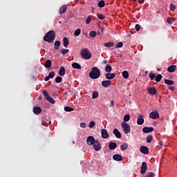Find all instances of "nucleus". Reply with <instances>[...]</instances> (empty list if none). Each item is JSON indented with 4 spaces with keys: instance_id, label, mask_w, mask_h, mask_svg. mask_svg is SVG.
Masks as SVG:
<instances>
[{
    "instance_id": "1",
    "label": "nucleus",
    "mask_w": 177,
    "mask_h": 177,
    "mask_svg": "<svg viewBox=\"0 0 177 177\" xmlns=\"http://www.w3.org/2000/svg\"><path fill=\"white\" fill-rule=\"evenodd\" d=\"M55 38H56V33L55 32V30H50L44 35V41L50 43L55 41Z\"/></svg>"
},
{
    "instance_id": "2",
    "label": "nucleus",
    "mask_w": 177,
    "mask_h": 177,
    "mask_svg": "<svg viewBox=\"0 0 177 177\" xmlns=\"http://www.w3.org/2000/svg\"><path fill=\"white\" fill-rule=\"evenodd\" d=\"M89 77L92 80H97L100 77V70L96 66L93 67L89 73Z\"/></svg>"
},
{
    "instance_id": "3",
    "label": "nucleus",
    "mask_w": 177,
    "mask_h": 177,
    "mask_svg": "<svg viewBox=\"0 0 177 177\" xmlns=\"http://www.w3.org/2000/svg\"><path fill=\"white\" fill-rule=\"evenodd\" d=\"M80 56L83 59H86V60L91 59L92 57V54H91V52H89V50L88 48H83L80 51Z\"/></svg>"
},
{
    "instance_id": "4",
    "label": "nucleus",
    "mask_w": 177,
    "mask_h": 177,
    "mask_svg": "<svg viewBox=\"0 0 177 177\" xmlns=\"http://www.w3.org/2000/svg\"><path fill=\"white\" fill-rule=\"evenodd\" d=\"M122 128L126 134L131 132V126H129V124L125 122H122Z\"/></svg>"
},
{
    "instance_id": "5",
    "label": "nucleus",
    "mask_w": 177,
    "mask_h": 177,
    "mask_svg": "<svg viewBox=\"0 0 177 177\" xmlns=\"http://www.w3.org/2000/svg\"><path fill=\"white\" fill-rule=\"evenodd\" d=\"M43 95H44V96H45L46 100L48 102H49L50 103H51V104H55V103H56V101H55V100H53V98H52L50 96H49V94H48V91H44Z\"/></svg>"
},
{
    "instance_id": "6",
    "label": "nucleus",
    "mask_w": 177,
    "mask_h": 177,
    "mask_svg": "<svg viewBox=\"0 0 177 177\" xmlns=\"http://www.w3.org/2000/svg\"><path fill=\"white\" fill-rule=\"evenodd\" d=\"M93 147L95 151H100V150H102V144H100V142H99L98 140H95V142L93 145Z\"/></svg>"
},
{
    "instance_id": "7",
    "label": "nucleus",
    "mask_w": 177,
    "mask_h": 177,
    "mask_svg": "<svg viewBox=\"0 0 177 177\" xmlns=\"http://www.w3.org/2000/svg\"><path fill=\"white\" fill-rule=\"evenodd\" d=\"M149 118L152 120H157V118H160V113H158V111H153L149 114Z\"/></svg>"
},
{
    "instance_id": "8",
    "label": "nucleus",
    "mask_w": 177,
    "mask_h": 177,
    "mask_svg": "<svg viewBox=\"0 0 177 177\" xmlns=\"http://www.w3.org/2000/svg\"><path fill=\"white\" fill-rule=\"evenodd\" d=\"M95 141L96 140H95V137L92 136H89L86 138V143L88 146H93V145H95Z\"/></svg>"
},
{
    "instance_id": "9",
    "label": "nucleus",
    "mask_w": 177,
    "mask_h": 177,
    "mask_svg": "<svg viewBox=\"0 0 177 177\" xmlns=\"http://www.w3.org/2000/svg\"><path fill=\"white\" fill-rule=\"evenodd\" d=\"M147 171V163L146 162H142L141 169H140V174L142 175H144V174H146Z\"/></svg>"
},
{
    "instance_id": "10",
    "label": "nucleus",
    "mask_w": 177,
    "mask_h": 177,
    "mask_svg": "<svg viewBox=\"0 0 177 177\" xmlns=\"http://www.w3.org/2000/svg\"><path fill=\"white\" fill-rule=\"evenodd\" d=\"M101 134H102V138H103V139H109V135L106 129H102L101 130Z\"/></svg>"
},
{
    "instance_id": "11",
    "label": "nucleus",
    "mask_w": 177,
    "mask_h": 177,
    "mask_svg": "<svg viewBox=\"0 0 177 177\" xmlns=\"http://www.w3.org/2000/svg\"><path fill=\"white\" fill-rule=\"evenodd\" d=\"M153 131H154V128L153 127H145L142 129L143 133H150V132H153Z\"/></svg>"
},
{
    "instance_id": "12",
    "label": "nucleus",
    "mask_w": 177,
    "mask_h": 177,
    "mask_svg": "<svg viewBox=\"0 0 177 177\" xmlns=\"http://www.w3.org/2000/svg\"><path fill=\"white\" fill-rule=\"evenodd\" d=\"M140 153H142V154H149V149L146 146H141L140 148Z\"/></svg>"
},
{
    "instance_id": "13",
    "label": "nucleus",
    "mask_w": 177,
    "mask_h": 177,
    "mask_svg": "<svg viewBox=\"0 0 177 177\" xmlns=\"http://www.w3.org/2000/svg\"><path fill=\"white\" fill-rule=\"evenodd\" d=\"M113 133L115 135V136L118 139H121L122 135H121V133L120 132V131H118V129H114L113 131Z\"/></svg>"
},
{
    "instance_id": "14",
    "label": "nucleus",
    "mask_w": 177,
    "mask_h": 177,
    "mask_svg": "<svg viewBox=\"0 0 177 177\" xmlns=\"http://www.w3.org/2000/svg\"><path fill=\"white\" fill-rule=\"evenodd\" d=\"M102 85L104 86V88H109V86H111V81L104 80L102 82Z\"/></svg>"
},
{
    "instance_id": "15",
    "label": "nucleus",
    "mask_w": 177,
    "mask_h": 177,
    "mask_svg": "<svg viewBox=\"0 0 177 177\" xmlns=\"http://www.w3.org/2000/svg\"><path fill=\"white\" fill-rule=\"evenodd\" d=\"M105 77L106 80H113V78H115V73H111L109 72L106 73Z\"/></svg>"
},
{
    "instance_id": "16",
    "label": "nucleus",
    "mask_w": 177,
    "mask_h": 177,
    "mask_svg": "<svg viewBox=\"0 0 177 177\" xmlns=\"http://www.w3.org/2000/svg\"><path fill=\"white\" fill-rule=\"evenodd\" d=\"M33 113L36 115L41 114V113H42V109L39 106H35L33 108Z\"/></svg>"
},
{
    "instance_id": "17",
    "label": "nucleus",
    "mask_w": 177,
    "mask_h": 177,
    "mask_svg": "<svg viewBox=\"0 0 177 177\" xmlns=\"http://www.w3.org/2000/svg\"><path fill=\"white\" fill-rule=\"evenodd\" d=\"M148 92H149V95H156L157 90L156 89V87H149L148 88Z\"/></svg>"
},
{
    "instance_id": "18",
    "label": "nucleus",
    "mask_w": 177,
    "mask_h": 177,
    "mask_svg": "<svg viewBox=\"0 0 177 177\" xmlns=\"http://www.w3.org/2000/svg\"><path fill=\"white\" fill-rule=\"evenodd\" d=\"M113 159L115 161H122V156L120 154H115L113 156Z\"/></svg>"
},
{
    "instance_id": "19",
    "label": "nucleus",
    "mask_w": 177,
    "mask_h": 177,
    "mask_svg": "<svg viewBox=\"0 0 177 177\" xmlns=\"http://www.w3.org/2000/svg\"><path fill=\"white\" fill-rule=\"evenodd\" d=\"M145 123V119H143V115H140V118L137 120L138 125H143Z\"/></svg>"
},
{
    "instance_id": "20",
    "label": "nucleus",
    "mask_w": 177,
    "mask_h": 177,
    "mask_svg": "<svg viewBox=\"0 0 177 177\" xmlns=\"http://www.w3.org/2000/svg\"><path fill=\"white\" fill-rule=\"evenodd\" d=\"M59 74L62 77H63V75H66V68H64V66H61L59 68Z\"/></svg>"
},
{
    "instance_id": "21",
    "label": "nucleus",
    "mask_w": 177,
    "mask_h": 177,
    "mask_svg": "<svg viewBox=\"0 0 177 177\" xmlns=\"http://www.w3.org/2000/svg\"><path fill=\"white\" fill-rule=\"evenodd\" d=\"M175 70H176V65H171L167 68L169 73H174Z\"/></svg>"
},
{
    "instance_id": "22",
    "label": "nucleus",
    "mask_w": 177,
    "mask_h": 177,
    "mask_svg": "<svg viewBox=\"0 0 177 177\" xmlns=\"http://www.w3.org/2000/svg\"><path fill=\"white\" fill-rule=\"evenodd\" d=\"M51 66H52V61H50V59H47L45 62L44 67H46V68H50V67H51Z\"/></svg>"
},
{
    "instance_id": "23",
    "label": "nucleus",
    "mask_w": 177,
    "mask_h": 177,
    "mask_svg": "<svg viewBox=\"0 0 177 177\" xmlns=\"http://www.w3.org/2000/svg\"><path fill=\"white\" fill-rule=\"evenodd\" d=\"M109 147L110 150H114L115 149L117 148V143L110 142L109 145Z\"/></svg>"
},
{
    "instance_id": "24",
    "label": "nucleus",
    "mask_w": 177,
    "mask_h": 177,
    "mask_svg": "<svg viewBox=\"0 0 177 177\" xmlns=\"http://www.w3.org/2000/svg\"><path fill=\"white\" fill-rule=\"evenodd\" d=\"M72 67H73V68H77V70H81V68H82L81 67V66L80 65V64H78V63H77V62H73V63L72 64Z\"/></svg>"
},
{
    "instance_id": "25",
    "label": "nucleus",
    "mask_w": 177,
    "mask_h": 177,
    "mask_svg": "<svg viewBox=\"0 0 177 177\" xmlns=\"http://www.w3.org/2000/svg\"><path fill=\"white\" fill-rule=\"evenodd\" d=\"M66 10H67V6L64 5L59 8V13L61 15H63V13H64L66 12Z\"/></svg>"
},
{
    "instance_id": "26",
    "label": "nucleus",
    "mask_w": 177,
    "mask_h": 177,
    "mask_svg": "<svg viewBox=\"0 0 177 177\" xmlns=\"http://www.w3.org/2000/svg\"><path fill=\"white\" fill-rule=\"evenodd\" d=\"M104 46H105V48H113V46H114V42L110 41L108 43H105L104 44Z\"/></svg>"
},
{
    "instance_id": "27",
    "label": "nucleus",
    "mask_w": 177,
    "mask_h": 177,
    "mask_svg": "<svg viewBox=\"0 0 177 177\" xmlns=\"http://www.w3.org/2000/svg\"><path fill=\"white\" fill-rule=\"evenodd\" d=\"M104 70L106 73H111V70H113V68L110 64H106Z\"/></svg>"
},
{
    "instance_id": "28",
    "label": "nucleus",
    "mask_w": 177,
    "mask_h": 177,
    "mask_svg": "<svg viewBox=\"0 0 177 177\" xmlns=\"http://www.w3.org/2000/svg\"><path fill=\"white\" fill-rule=\"evenodd\" d=\"M120 149L122 150V151L127 150L128 149V144L127 143H123L120 145Z\"/></svg>"
},
{
    "instance_id": "29",
    "label": "nucleus",
    "mask_w": 177,
    "mask_h": 177,
    "mask_svg": "<svg viewBox=\"0 0 177 177\" xmlns=\"http://www.w3.org/2000/svg\"><path fill=\"white\" fill-rule=\"evenodd\" d=\"M131 120V115L129 114H127L123 118L124 122H128Z\"/></svg>"
},
{
    "instance_id": "30",
    "label": "nucleus",
    "mask_w": 177,
    "mask_h": 177,
    "mask_svg": "<svg viewBox=\"0 0 177 177\" xmlns=\"http://www.w3.org/2000/svg\"><path fill=\"white\" fill-rule=\"evenodd\" d=\"M63 42L64 48H67L68 46V39L67 37H64Z\"/></svg>"
},
{
    "instance_id": "31",
    "label": "nucleus",
    "mask_w": 177,
    "mask_h": 177,
    "mask_svg": "<svg viewBox=\"0 0 177 177\" xmlns=\"http://www.w3.org/2000/svg\"><path fill=\"white\" fill-rule=\"evenodd\" d=\"M122 77L123 78H124L125 80H127V78H129V73H128L127 71H124L122 73Z\"/></svg>"
},
{
    "instance_id": "32",
    "label": "nucleus",
    "mask_w": 177,
    "mask_h": 177,
    "mask_svg": "<svg viewBox=\"0 0 177 177\" xmlns=\"http://www.w3.org/2000/svg\"><path fill=\"white\" fill-rule=\"evenodd\" d=\"M106 5V3L104 1L101 0L100 1L98 2L97 6L98 8H104V6Z\"/></svg>"
},
{
    "instance_id": "33",
    "label": "nucleus",
    "mask_w": 177,
    "mask_h": 177,
    "mask_svg": "<svg viewBox=\"0 0 177 177\" xmlns=\"http://www.w3.org/2000/svg\"><path fill=\"white\" fill-rule=\"evenodd\" d=\"M161 80H162V75L161 74H158L157 76L155 77V81H156V82H160Z\"/></svg>"
},
{
    "instance_id": "34",
    "label": "nucleus",
    "mask_w": 177,
    "mask_h": 177,
    "mask_svg": "<svg viewBox=\"0 0 177 177\" xmlns=\"http://www.w3.org/2000/svg\"><path fill=\"white\" fill-rule=\"evenodd\" d=\"M151 140H153V136L152 135L147 136L146 139L147 143H151Z\"/></svg>"
},
{
    "instance_id": "35",
    "label": "nucleus",
    "mask_w": 177,
    "mask_h": 177,
    "mask_svg": "<svg viewBox=\"0 0 177 177\" xmlns=\"http://www.w3.org/2000/svg\"><path fill=\"white\" fill-rule=\"evenodd\" d=\"M165 84L166 85H174V81L173 80H169L168 79L165 80Z\"/></svg>"
},
{
    "instance_id": "36",
    "label": "nucleus",
    "mask_w": 177,
    "mask_h": 177,
    "mask_svg": "<svg viewBox=\"0 0 177 177\" xmlns=\"http://www.w3.org/2000/svg\"><path fill=\"white\" fill-rule=\"evenodd\" d=\"M60 45H61L60 41H56L54 44L55 49H59V48L60 47Z\"/></svg>"
},
{
    "instance_id": "37",
    "label": "nucleus",
    "mask_w": 177,
    "mask_h": 177,
    "mask_svg": "<svg viewBox=\"0 0 177 177\" xmlns=\"http://www.w3.org/2000/svg\"><path fill=\"white\" fill-rule=\"evenodd\" d=\"M149 77L151 81H154V80H156V74H154V73H150Z\"/></svg>"
},
{
    "instance_id": "38",
    "label": "nucleus",
    "mask_w": 177,
    "mask_h": 177,
    "mask_svg": "<svg viewBox=\"0 0 177 177\" xmlns=\"http://www.w3.org/2000/svg\"><path fill=\"white\" fill-rule=\"evenodd\" d=\"M97 17H98L100 20H104V19H106V17L103 14H100V13L97 14Z\"/></svg>"
},
{
    "instance_id": "39",
    "label": "nucleus",
    "mask_w": 177,
    "mask_h": 177,
    "mask_svg": "<svg viewBox=\"0 0 177 177\" xmlns=\"http://www.w3.org/2000/svg\"><path fill=\"white\" fill-rule=\"evenodd\" d=\"M80 34H81V29L80 28H78V29L75 30V32H74L75 37H78Z\"/></svg>"
},
{
    "instance_id": "40",
    "label": "nucleus",
    "mask_w": 177,
    "mask_h": 177,
    "mask_svg": "<svg viewBox=\"0 0 177 177\" xmlns=\"http://www.w3.org/2000/svg\"><path fill=\"white\" fill-rule=\"evenodd\" d=\"M62 81H63V78H62V77L58 76V77H55L56 84H60V82H62Z\"/></svg>"
},
{
    "instance_id": "41",
    "label": "nucleus",
    "mask_w": 177,
    "mask_h": 177,
    "mask_svg": "<svg viewBox=\"0 0 177 177\" xmlns=\"http://www.w3.org/2000/svg\"><path fill=\"white\" fill-rule=\"evenodd\" d=\"M97 97H99V92H97V91H93V92L92 98H93V99H96V98H97Z\"/></svg>"
},
{
    "instance_id": "42",
    "label": "nucleus",
    "mask_w": 177,
    "mask_h": 177,
    "mask_svg": "<svg viewBox=\"0 0 177 177\" xmlns=\"http://www.w3.org/2000/svg\"><path fill=\"white\" fill-rule=\"evenodd\" d=\"M60 52L62 55H66V53H68V52H70V50L68 49H65V48H62L60 50Z\"/></svg>"
},
{
    "instance_id": "43",
    "label": "nucleus",
    "mask_w": 177,
    "mask_h": 177,
    "mask_svg": "<svg viewBox=\"0 0 177 177\" xmlns=\"http://www.w3.org/2000/svg\"><path fill=\"white\" fill-rule=\"evenodd\" d=\"M65 111H67L68 113H70L71 111H74V109L70 106H65L64 107Z\"/></svg>"
},
{
    "instance_id": "44",
    "label": "nucleus",
    "mask_w": 177,
    "mask_h": 177,
    "mask_svg": "<svg viewBox=\"0 0 177 177\" xmlns=\"http://www.w3.org/2000/svg\"><path fill=\"white\" fill-rule=\"evenodd\" d=\"M122 46H124V43H122V41H120L118 44H116L115 48L117 49L118 48H122Z\"/></svg>"
},
{
    "instance_id": "45",
    "label": "nucleus",
    "mask_w": 177,
    "mask_h": 177,
    "mask_svg": "<svg viewBox=\"0 0 177 177\" xmlns=\"http://www.w3.org/2000/svg\"><path fill=\"white\" fill-rule=\"evenodd\" d=\"M89 35L91 38H95L96 37V31H91Z\"/></svg>"
},
{
    "instance_id": "46",
    "label": "nucleus",
    "mask_w": 177,
    "mask_h": 177,
    "mask_svg": "<svg viewBox=\"0 0 177 177\" xmlns=\"http://www.w3.org/2000/svg\"><path fill=\"white\" fill-rule=\"evenodd\" d=\"M91 21H92V18H91V16H88L86 19V24H90Z\"/></svg>"
},
{
    "instance_id": "47",
    "label": "nucleus",
    "mask_w": 177,
    "mask_h": 177,
    "mask_svg": "<svg viewBox=\"0 0 177 177\" xmlns=\"http://www.w3.org/2000/svg\"><path fill=\"white\" fill-rule=\"evenodd\" d=\"M95 125H96V123L95 122V121H91V122H90L88 127H89V128H93V127H95Z\"/></svg>"
},
{
    "instance_id": "48",
    "label": "nucleus",
    "mask_w": 177,
    "mask_h": 177,
    "mask_svg": "<svg viewBox=\"0 0 177 177\" xmlns=\"http://www.w3.org/2000/svg\"><path fill=\"white\" fill-rule=\"evenodd\" d=\"M55 72L54 71H52V72H50L49 74H48V77H50V78H53L54 77H55Z\"/></svg>"
},
{
    "instance_id": "49",
    "label": "nucleus",
    "mask_w": 177,
    "mask_h": 177,
    "mask_svg": "<svg viewBox=\"0 0 177 177\" xmlns=\"http://www.w3.org/2000/svg\"><path fill=\"white\" fill-rule=\"evenodd\" d=\"M167 21L169 24H172V23H174V20H172V19H171L169 17H167Z\"/></svg>"
},
{
    "instance_id": "50",
    "label": "nucleus",
    "mask_w": 177,
    "mask_h": 177,
    "mask_svg": "<svg viewBox=\"0 0 177 177\" xmlns=\"http://www.w3.org/2000/svg\"><path fill=\"white\" fill-rule=\"evenodd\" d=\"M135 28L136 31H140V28H142V26L140 24H136Z\"/></svg>"
},
{
    "instance_id": "51",
    "label": "nucleus",
    "mask_w": 177,
    "mask_h": 177,
    "mask_svg": "<svg viewBox=\"0 0 177 177\" xmlns=\"http://www.w3.org/2000/svg\"><path fill=\"white\" fill-rule=\"evenodd\" d=\"M148 177H154L156 176V174L153 173V172H149L147 174V175Z\"/></svg>"
},
{
    "instance_id": "52",
    "label": "nucleus",
    "mask_w": 177,
    "mask_h": 177,
    "mask_svg": "<svg viewBox=\"0 0 177 177\" xmlns=\"http://www.w3.org/2000/svg\"><path fill=\"white\" fill-rule=\"evenodd\" d=\"M169 8H170V10H175V9H176V7L175 6V5L172 3L170 4Z\"/></svg>"
},
{
    "instance_id": "53",
    "label": "nucleus",
    "mask_w": 177,
    "mask_h": 177,
    "mask_svg": "<svg viewBox=\"0 0 177 177\" xmlns=\"http://www.w3.org/2000/svg\"><path fill=\"white\" fill-rule=\"evenodd\" d=\"M80 127L81 128H86V123L85 122L80 123Z\"/></svg>"
},
{
    "instance_id": "54",
    "label": "nucleus",
    "mask_w": 177,
    "mask_h": 177,
    "mask_svg": "<svg viewBox=\"0 0 177 177\" xmlns=\"http://www.w3.org/2000/svg\"><path fill=\"white\" fill-rule=\"evenodd\" d=\"M109 106H110V107H114V101H113V100H111V101L110 102Z\"/></svg>"
},
{
    "instance_id": "55",
    "label": "nucleus",
    "mask_w": 177,
    "mask_h": 177,
    "mask_svg": "<svg viewBox=\"0 0 177 177\" xmlns=\"http://www.w3.org/2000/svg\"><path fill=\"white\" fill-rule=\"evenodd\" d=\"M169 89L170 91H171L172 92H174V91H175V87H174V86H170L169 87Z\"/></svg>"
},
{
    "instance_id": "56",
    "label": "nucleus",
    "mask_w": 177,
    "mask_h": 177,
    "mask_svg": "<svg viewBox=\"0 0 177 177\" xmlns=\"http://www.w3.org/2000/svg\"><path fill=\"white\" fill-rule=\"evenodd\" d=\"M49 80H50V78L49 77V76H46L45 78H44V81H49Z\"/></svg>"
},
{
    "instance_id": "57",
    "label": "nucleus",
    "mask_w": 177,
    "mask_h": 177,
    "mask_svg": "<svg viewBox=\"0 0 177 177\" xmlns=\"http://www.w3.org/2000/svg\"><path fill=\"white\" fill-rule=\"evenodd\" d=\"M145 0H138V3H140V5H141L142 3H144Z\"/></svg>"
},
{
    "instance_id": "58",
    "label": "nucleus",
    "mask_w": 177,
    "mask_h": 177,
    "mask_svg": "<svg viewBox=\"0 0 177 177\" xmlns=\"http://www.w3.org/2000/svg\"><path fill=\"white\" fill-rule=\"evenodd\" d=\"M158 145L159 146H162L163 145L162 141H159Z\"/></svg>"
},
{
    "instance_id": "59",
    "label": "nucleus",
    "mask_w": 177,
    "mask_h": 177,
    "mask_svg": "<svg viewBox=\"0 0 177 177\" xmlns=\"http://www.w3.org/2000/svg\"><path fill=\"white\" fill-rule=\"evenodd\" d=\"M93 13H95V8L92 7Z\"/></svg>"
},
{
    "instance_id": "60",
    "label": "nucleus",
    "mask_w": 177,
    "mask_h": 177,
    "mask_svg": "<svg viewBox=\"0 0 177 177\" xmlns=\"http://www.w3.org/2000/svg\"><path fill=\"white\" fill-rule=\"evenodd\" d=\"M107 63V60L104 61V64H106Z\"/></svg>"
},
{
    "instance_id": "61",
    "label": "nucleus",
    "mask_w": 177,
    "mask_h": 177,
    "mask_svg": "<svg viewBox=\"0 0 177 177\" xmlns=\"http://www.w3.org/2000/svg\"><path fill=\"white\" fill-rule=\"evenodd\" d=\"M171 20H174V21H175V18H172Z\"/></svg>"
},
{
    "instance_id": "62",
    "label": "nucleus",
    "mask_w": 177,
    "mask_h": 177,
    "mask_svg": "<svg viewBox=\"0 0 177 177\" xmlns=\"http://www.w3.org/2000/svg\"><path fill=\"white\" fill-rule=\"evenodd\" d=\"M73 145H75V141H73Z\"/></svg>"
},
{
    "instance_id": "63",
    "label": "nucleus",
    "mask_w": 177,
    "mask_h": 177,
    "mask_svg": "<svg viewBox=\"0 0 177 177\" xmlns=\"http://www.w3.org/2000/svg\"><path fill=\"white\" fill-rule=\"evenodd\" d=\"M136 1H138V0H133V2H136Z\"/></svg>"
},
{
    "instance_id": "64",
    "label": "nucleus",
    "mask_w": 177,
    "mask_h": 177,
    "mask_svg": "<svg viewBox=\"0 0 177 177\" xmlns=\"http://www.w3.org/2000/svg\"><path fill=\"white\" fill-rule=\"evenodd\" d=\"M100 29L102 30V31H103V28H100Z\"/></svg>"
}]
</instances>
